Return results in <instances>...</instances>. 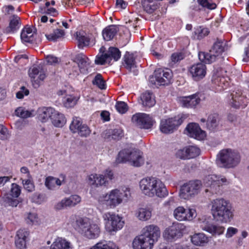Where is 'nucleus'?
Instances as JSON below:
<instances>
[{"mask_svg":"<svg viewBox=\"0 0 249 249\" xmlns=\"http://www.w3.org/2000/svg\"><path fill=\"white\" fill-rule=\"evenodd\" d=\"M160 235V231L157 226L152 224L145 226L142 229V234L134 240L133 249H152Z\"/></svg>","mask_w":249,"mask_h":249,"instance_id":"nucleus-1","label":"nucleus"},{"mask_svg":"<svg viewBox=\"0 0 249 249\" xmlns=\"http://www.w3.org/2000/svg\"><path fill=\"white\" fill-rule=\"evenodd\" d=\"M130 196V191L127 188L122 191L115 189L100 196L98 201L103 208L111 209L121 204L123 199L127 200Z\"/></svg>","mask_w":249,"mask_h":249,"instance_id":"nucleus-2","label":"nucleus"},{"mask_svg":"<svg viewBox=\"0 0 249 249\" xmlns=\"http://www.w3.org/2000/svg\"><path fill=\"white\" fill-rule=\"evenodd\" d=\"M211 211L213 218L223 223L230 222L233 217L231 208L226 200L223 198L213 200L211 203Z\"/></svg>","mask_w":249,"mask_h":249,"instance_id":"nucleus-3","label":"nucleus"},{"mask_svg":"<svg viewBox=\"0 0 249 249\" xmlns=\"http://www.w3.org/2000/svg\"><path fill=\"white\" fill-rule=\"evenodd\" d=\"M240 160V155L238 152L231 149H225L217 155L216 163L219 167L231 168L236 166Z\"/></svg>","mask_w":249,"mask_h":249,"instance_id":"nucleus-4","label":"nucleus"},{"mask_svg":"<svg viewBox=\"0 0 249 249\" xmlns=\"http://www.w3.org/2000/svg\"><path fill=\"white\" fill-rule=\"evenodd\" d=\"M75 229L89 239H95L100 234V228L96 223L88 218H79L75 221Z\"/></svg>","mask_w":249,"mask_h":249,"instance_id":"nucleus-5","label":"nucleus"},{"mask_svg":"<svg viewBox=\"0 0 249 249\" xmlns=\"http://www.w3.org/2000/svg\"><path fill=\"white\" fill-rule=\"evenodd\" d=\"M117 163L128 162L131 165L139 167L144 163L142 153L137 149H124L121 151L116 158Z\"/></svg>","mask_w":249,"mask_h":249,"instance_id":"nucleus-6","label":"nucleus"},{"mask_svg":"<svg viewBox=\"0 0 249 249\" xmlns=\"http://www.w3.org/2000/svg\"><path fill=\"white\" fill-rule=\"evenodd\" d=\"M226 43L221 40L217 39L213 44L209 53L200 52L198 58L205 63H211L215 61L221 53L225 51Z\"/></svg>","mask_w":249,"mask_h":249,"instance_id":"nucleus-7","label":"nucleus"},{"mask_svg":"<svg viewBox=\"0 0 249 249\" xmlns=\"http://www.w3.org/2000/svg\"><path fill=\"white\" fill-rule=\"evenodd\" d=\"M106 230L109 233L116 232L124 227V222L122 217L113 213H106L103 214Z\"/></svg>","mask_w":249,"mask_h":249,"instance_id":"nucleus-8","label":"nucleus"},{"mask_svg":"<svg viewBox=\"0 0 249 249\" xmlns=\"http://www.w3.org/2000/svg\"><path fill=\"white\" fill-rule=\"evenodd\" d=\"M202 186L200 180H191L184 183L180 188L179 196L184 199H190L200 192Z\"/></svg>","mask_w":249,"mask_h":249,"instance_id":"nucleus-9","label":"nucleus"},{"mask_svg":"<svg viewBox=\"0 0 249 249\" xmlns=\"http://www.w3.org/2000/svg\"><path fill=\"white\" fill-rule=\"evenodd\" d=\"M113 178V172L110 170H107L104 175L93 174L89 175L87 178V182L90 186L98 187L106 186L108 181Z\"/></svg>","mask_w":249,"mask_h":249,"instance_id":"nucleus-10","label":"nucleus"},{"mask_svg":"<svg viewBox=\"0 0 249 249\" xmlns=\"http://www.w3.org/2000/svg\"><path fill=\"white\" fill-rule=\"evenodd\" d=\"M184 119L180 116L162 119L160 124V130L165 134L172 133L183 123Z\"/></svg>","mask_w":249,"mask_h":249,"instance_id":"nucleus-11","label":"nucleus"},{"mask_svg":"<svg viewBox=\"0 0 249 249\" xmlns=\"http://www.w3.org/2000/svg\"><path fill=\"white\" fill-rule=\"evenodd\" d=\"M172 73L170 70L158 69L155 71L154 75L150 78V81L154 84L160 85H168L171 82Z\"/></svg>","mask_w":249,"mask_h":249,"instance_id":"nucleus-12","label":"nucleus"},{"mask_svg":"<svg viewBox=\"0 0 249 249\" xmlns=\"http://www.w3.org/2000/svg\"><path fill=\"white\" fill-rule=\"evenodd\" d=\"M132 122L140 128L144 129L151 128L155 123L151 117L143 113H138L133 115Z\"/></svg>","mask_w":249,"mask_h":249,"instance_id":"nucleus-13","label":"nucleus"},{"mask_svg":"<svg viewBox=\"0 0 249 249\" xmlns=\"http://www.w3.org/2000/svg\"><path fill=\"white\" fill-rule=\"evenodd\" d=\"M28 74L35 88L38 87L46 76L45 71L39 66H33L29 70Z\"/></svg>","mask_w":249,"mask_h":249,"instance_id":"nucleus-14","label":"nucleus"},{"mask_svg":"<svg viewBox=\"0 0 249 249\" xmlns=\"http://www.w3.org/2000/svg\"><path fill=\"white\" fill-rule=\"evenodd\" d=\"M173 215L178 221H191L196 216V213L194 209H185L179 206L175 209Z\"/></svg>","mask_w":249,"mask_h":249,"instance_id":"nucleus-15","label":"nucleus"},{"mask_svg":"<svg viewBox=\"0 0 249 249\" xmlns=\"http://www.w3.org/2000/svg\"><path fill=\"white\" fill-rule=\"evenodd\" d=\"M200 154V149L195 146H187L178 149L176 153L177 158L183 160L195 158Z\"/></svg>","mask_w":249,"mask_h":249,"instance_id":"nucleus-16","label":"nucleus"},{"mask_svg":"<svg viewBox=\"0 0 249 249\" xmlns=\"http://www.w3.org/2000/svg\"><path fill=\"white\" fill-rule=\"evenodd\" d=\"M227 182L223 177L215 175H209L204 179V183L207 187H210L213 193H217L218 188Z\"/></svg>","mask_w":249,"mask_h":249,"instance_id":"nucleus-17","label":"nucleus"},{"mask_svg":"<svg viewBox=\"0 0 249 249\" xmlns=\"http://www.w3.org/2000/svg\"><path fill=\"white\" fill-rule=\"evenodd\" d=\"M81 201V197L77 195L65 197L55 205L56 210H62L67 207H73L79 204Z\"/></svg>","mask_w":249,"mask_h":249,"instance_id":"nucleus-18","label":"nucleus"},{"mask_svg":"<svg viewBox=\"0 0 249 249\" xmlns=\"http://www.w3.org/2000/svg\"><path fill=\"white\" fill-rule=\"evenodd\" d=\"M200 227L202 230L205 231L213 236H219L222 234L225 231V227L217 224L209 223L208 221H203L201 223Z\"/></svg>","mask_w":249,"mask_h":249,"instance_id":"nucleus-19","label":"nucleus"},{"mask_svg":"<svg viewBox=\"0 0 249 249\" xmlns=\"http://www.w3.org/2000/svg\"><path fill=\"white\" fill-rule=\"evenodd\" d=\"M187 134L191 137L198 140H203L206 137V133L202 130L196 123H190L185 128Z\"/></svg>","mask_w":249,"mask_h":249,"instance_id":"nucleus-20","label":"nucleus"},{"mask_svg":"<svg viewBox=\"0 0 249 249\" xmlns=\"http://www.w3.org/2000/svg\"><path fill=\"white\" fill-rule=\"evenodd\" d=\"M189 71L193 79L198 81L205 77L206 73V67L202 63L196 64L190 67Z\"/></svg>","mask_w":249,"mask_h":249,"instance_id":"nucleus-21","label":"nucleus"},{"mask_svg":"<svg viewBox=\"0 0 249 249\" xmlns=\"http://www.w3.org/2000/svg\"><path fill=\"white\" fill-rule=\"evenodd\" d=\"M149 197L157 196L164 198L168 195V191L165 184L159 179L157 178Z\"/></svg>","mask_w":249,"mask_h":249,"instance_id":"nucleus-22","label":"nucleus"},{"mask_svg":"<svg viewBox=\"0 0 249 249\" xmlns=\"http://www.w3.org/2000/svg\"><path fill=\"white\" fill-rule=\"evenodd\" d=\"M76 35L79 48L95 44V37L91 34H87L84 31H79L76 32Z\"/></svg>","mask_w":249,"mask_h":249,"instance_id":"nucleus-23","label":"nucleus"},{"mask_svg":"<svg viewBox=\"0 0 249 249\" xmlns=\"http://www.w3.org/2000/svg\"><path fill=\"white\" fill-rule=\"evenodd\" d=\"M244 100V97L242 95L241 89H238L231 93L229 104L231 107L237 108L241 106H246Z\"/></svg>","mask_w":249,"mask_h":249,"instance_id":"nucleus-24","label":"nucleus"},{"mask_svg":"<svg viewBox=\"0 0 249 249\" xmlns=\"http://www.w3.org/2000/svg\"><path fill=\"white\" fill-rule=\"evenodd\" d=\"M156 179L157 178H156L147 177L141 180L140 187L143 194L148 196H150L151 192L153 189Z\"/></svg>","mask_w":249,"mask_h":249,"instance_id":"nucleus-25","label":"nucleus"},{"mask_svg":"<svg viewBox=\"0 0 249 249\" xmlns=\"http://www.w3.org/2000/svg\"><path fill=\"white\" fill-rule=\"evenodd\" d=\"M74 61L79 67L80 72L82 74H87L89 68L90 62L89 58L83 53L76 55Z\"/></svg>","mask_w":249,"mask_h":249,"instance_id":"nucleus-26","label":"nucleus"},{"mask_svg":"<svg viewBox=\"0 0 249 249\" xmlns=\"http://www.w3.org/2000/svg\"><path fill=\"white\" fill-rule=\"evenodd\" d=\"M181 224L174 223L172 226L166 229L163 233L165 238L168 240H172L178 238L180 235Z\"/></svg>","mask_w":249,"mask_h":249,"instance_id":"nucleus-27","label":"nucleus"},{"mask_svg":"<svg viewBox=\"0 0 249 249\" xmlns=\"http://www.w3.org/2000/svg\"><path fill=\"white\" fill-rule=\"evenodd\" d=\"M139 103L143 107L149 108L155 105L156 100L153 93L150 91H146L141 95Z\"/></svg>","mask_w":249,"mask_h":249,"instance_id":"nucleus-28","label":"nucleus"},{"mask_svg":"<svg viewBox=\"0 0 249 249\" xmlns=\"http://www.w3.org/2000/svg\"><path fill=\"white\" fill-rule=\"evenodd\" d=\"M29 234V231L26 229H19L17 231L15 241L17 248L23 249L26 248V239Z\"/></svg>","mask_w":249,"mask_h":249,"instance_id":"nucleus-29","label":"nucleus"},{"mask_svg":"<svg viewBox=\"0 0 249 249\" xmlns=\"http://www.w3.org/2000/svg\"><path fill=\"white\" fill-rule=\"evenodd\" d=\"M35 31L30 26H26L21 31L20 38L22 43H31L35 40Z\"/></svg>","mask_w":249,"mask_h":249,"instance_id":"nucleus-30","label":"nucleus"},{"mask_svg":"<svg viewBox=\"0 0 249 249\" xmlns=\"http://www.w3.org/2000/svg\"><path fill=\"white\" fill-rule=\"evenodd\" d=\"M200 101L198 94H195L190 96L183 97L181 100L182 106L186 107H193L197 105Z\"/></svg>","mask_w":249,"mask_h":249,"instance_id":"nucleus-31","label":"nucleus"},{"mask_svg":"<svg viewBox=\"0 0 249 249\" xmlns=\"http://www.w3.org/2000/svg\"><path fill=\"white\" fill-rule=\"evenodd\" d=\"M192 243L197 246H204L209 242V238L203 233H196L191 236Z\"/></svg>","mask_w":249,"mask_h":249,"instance_id":"nucleus-32","label":"nucleus"},{"mask_svg":"<svg viewBox=\"0 0 249 249\" xmlns=\"http://www.w3.org/2000/svg\"><path fill=\"white\" fill-rule=\"evenodd\" d=\"M118 31L119 28L116 25H111L107 27L102 31L104 39L106 41L112 40Z\"/></svg>","mask_w":249,"mask_h":249,"instance_id":"nucleus-33","label":"nucleus"},{"mask_svg":"<svg viewBox=\"0 0 249 249\" xmlns=\"http://www.w3.org/2000/svg\"><path fill=\"white\" fill-rule=\"evenodd\" d=\"M53 124L56 127H62L66 123V120L64 115L54 110L51 118Z\"/></svg>","mask_w":249,"mask_h":249,"instance_id":"nucleus-34","label":"nucleus"},{"mask_svg":"<svg viewBox=\"0 0 249 249\" xmlns=\"http://www.w3.org/2000/svg\"><path fill=\"white\" fill-rule=\"evenodd\" d=\"M53 111L54 109L52 107L40 108L38 110V119L42 122H47L49 118H51Z\"/></svg>","mask_w":249,"mask_h":249,"instance_id":"nucleus-35","label":"nucleus"},{"mask_svg":"<svg viewBox=\"0 0 249 249\" xmlns=\"http://www.w3.org/2000/svg\"><path fill=\"white\" fill-rule=\"evenodd\" d=\"M3 201L5 207H17L22 202V199L5 194L3 197Z\"/></svg>","mask_w":249,"mask_h":249,"instance_id":"nucleus-36","label":"nucleus"},{"mask_svg":"<svg viewBox=\"0 0 249 249\" xmlns=\"http://www.w3.org/2000/svg\"><path fill=\"white\" fill-rule=\"evenodd\" d=\"M71 243L62 238H57L52 244L51 249H71Z\"/></svg>","mask_w":249,"mask_h":249,"instance_id":"nucleus-37","label":"nucleus"},{"mask_svg":"<svg viewBox=\"0 0 249 249\" xmlns=\"http://www.w3.org/2000/svg\"><path fill=\"white\" fill-rule=\"evenodd\" d=\"M19 18L16 15H14L10 20L9 26L5 29V32L6 33H13L19 29L20 26Z\"/></svg>","mask_w":249,"mask_h":249,"instance_id":"nucleus-38","label":"nucleus"},{"mask_svg":"<svg viewBox=\"0 0 249 249\" xmlns=\"http://www.w3.org/2000/svg\"><path fill=\"white\" fill-rule=\"evenodd\" d=\"M219 121L217 114H213L209 116L206 123L207 128L210 131H214L218 128Z\"/></svg>","mask_w":249,"mask_h":249,"instance_id":"nucleus-39","label":"nucleus"},{"mask_svg":"<svg viewBox=\"0 0 249 249\" xmlns=\"http://www.w3.org/2000/svg\"><path fill=\"white\" fill-rule=\"evenodd\" d=\"M62 184V181L58 178L49 176L45 179V185L49 189L54 190Z\"/></svg>","mask_w":249,"mask_h":249,"instance_id":"nucleus-40","label":"nucleus"},{"mask_svg":"<svg viewBox=\"0 0 249 249\" xmlns=\"http://www.w3.org/2000/svg\"><path fill=\"white\" fill-rule=\"evenodd\" d=\"M136 216L140 220L147 221L151 217V211L147 208H140L136 211Z\"/></svg>","mask_w":249,"mask_h":249,"instance_id":"nucleus-41","label":"nucleus"},{"mask_svg":"<svg viewBox=\"0 0 249 249\" xmlns=\"http://www.w3.org/2000/svg\"><path fill=\"white\" fill-rule=\"evenodd\" d=\"M108 60L110 62L111 60H113L114 61H118L121 57V53L120 50L115 47H110L108 50L106 52Z\"/></svg>","mask_w":249,"mask_h":249,"instance_id":"nucleus-42","label":"nucleus"},{"mask_svg":"<svg viewBox=\"0 0 249 249\" xmlns=\"http://www.w3.org/2000/svg\"><path fill=\"white\" fill-rule=\"evenodd\" d=\"M124 61L125 62V67L131 70V69L136 67L135 62V57L133 53H126L124 56Z\"/></svg>","mask_w":249,"mask_h":249,"instance_id":"nucleus-43","label":"nucleus"},{"mask_svg":"<svg viewBox=\"0 0 249 249\" xmlns=\"http://www.w3.org/2000/svg\"><path fill=\"white\" fill-rule=\"evenodd\" d=\"M209 33L208 28L203 26H199L195 28L194 37L195 39L200 40L207 36Z\"/></svg>","mask_w":249,"mask_h":249,"instance_id":"nucleus-44","label":"nucleus"},{"mask_svg":"<svg viewBox=\"0 0 249 249\" xmlns=\"http://www.w3.org/2000/svg\"><path fill=\"white\" fill-rule=\"evenodd\" d=\"M65 35V32L61 29H57L50 34H46L45 36L49 41H55L58 39L63 37Z\"/></svg>","mask_w":249,"mask_h":249,"instance_id":"nucleus-45","label":"nucleus"},{"mask_svg":"<svg viewBox=\"0 0 249 249\" xmlns=\"http://www.w3.org/2000/svg\"><path fill=\"white\" fill-rule=\"evenodd\" d=\"M107 135L109 139L118 140L123 136V131L121 128L111 129L107 132Z\"/></svg>","mask_w":249,"mask_h":249,"instance_id":"nucleus-46","label":"nucleus"},{"mask_svg":"<svg viewBox=\"0 0 249 249\" xmlns=\"http://www.w3.org/2000/svg\"><path fill=\"white\" fill-rule=\"evenodd\" d=\"M92 83L93 85H96L101 89H106L105 82L103 80L102 75L100 73H98L95 75Z\"/></svg>","mask_w":249,"mask_h":249,"instance_id":"nucleus-47","label":"nucleus"},{"mask_svg":"<svg viewBox=\"0 0 249 249\" xmlns=\"http://www.w3.org/2000/svg\"><path fill=\"white\" fill-rule=\"evenodd\" d=\"M82 123V122L80 118L77 117L73 118L70 125V129L71 132L73 133H76L78 131V128L81 125Z\"/></svg>","mask_w":249,"mask_h":249,"instance_id":"nucleus-48","label":"nucleus"},{"mask_svg":"<svg viewBox=\"0 0 249 249\" xmlns=\"http://www.w3.org/2000/svg\"><path fill=\"white\" fill-rule=\"evenodd\" d=\"M21 194V187L16 183H12L11 189L8 193L6 194L10 196H15L16 197H19Z\"/></svg>","mask_w":249,"mask_h":249,"instance_id":"nucleus-49","label":"nucleus"},{"mask_svg":"<svg viewBox=\"0 0 249 249\" xmlns=\"http://www.w3.org/2000/svg\"><path fill=\"white\" fill-rule=\"evenodd\" d=\"M26 221L28 224L32 225H37L40 222L37 214L35 213H28Z\"/></svg>","mask_w":249,"mask_h":249,"instance_id":"nucleus-50","label":"nucleus"},{"mask_svg":"<svg viewBox=\"0 0 249 249\" xmlns=\"http://www.w3.org/2000/svg\"><path fill=\"white\" fill-rule=\"evenodd\" d=\"M106 63H109L108 57H107L106 53L98 54L95 59V63L97 65H104Z\"/></svg>","mask_w":249,"mask_h":249,"instance_id":"nucleus-51","label":"nucleus"},{"mask_svg":"<svg viewBox=\"0 0 249 249\" xmlns=\"http://www.w3.org/2000/svg\"><path fill=\"white\" fill-rule=\"evenodd\" d=\"M64 105L67 108L73 107L76 104V98L71 95L67 96L64 99Z\"/></svg>","mask_w":249,"mask_h":249,"instance_id":"nucleus-52","label":"nucleus"},{"mask_svg":"<svg viewBox=\"0 0 249 249\" xmlns=\"http://www.w3.org/2000/svg\"><path fill=\"white\" fill-rule=\"evenodd\" d=\"M15 113L18 116L23 118L30 117L32 115L31 112L26 110L24 108L22 107L18 108L16 110Z\"/></svg>","mask_w":249,"mask_h":249,"instance_id":"nucleus-53","label":"nucleus"},{"mask_svg":"<svg viewBox=\"0 0 249 249\" xmlns=\"http://www.w3.org/2000/svg\"><path fill=\"white\" fill-rule=\"evenodd\" d=\"M31 178H27L26 179L21 178L24 189L29 192L33 191L35 188L34 184L33 181H32Z\"/></svg>","mask_w":249,"mask_h":249,"instance_id":"nucleus-54","label":"nucleus"},{"mask_svg":"<svg viewBox=\"0 0 249 249\" xmlns=\"http://www.w3.org/2000/svg\"><path fill=\"white\" fill-rule=\"evenodd\" d=\"M197 1L202 7L209 9H214L216 7V4L214 3L211 2L210 0H197Z\"/></svg>","mask_w":249,"mask_h":249,"instance_id":"nucleus-55","label":"nucleus"},{"mask_svg":"<svg viewBox=\"0 0 249 249\" xmlns=\"http://www.w3.org/2000/svg\"><path fill=\"white\" fill-rule=\"evenodd\" d=\"M76 133L82 137H87L91 133V130L89 127L86 124L82 126L80 131H78Z\"/></svg>","mask_w":249,"mask_h":249,"instance_id":"nucleus-56","label":"nucleus"},{"mask_svg":"<svg viewBox=\"0 0 249 249\" xmlns=\"http://www.w3.org/2000/svg\"><path fill=\"white\" fill-rule=\"evenodd\" d=\"M116 110L120 113H124L127 110V105L124 102H117L115 105Z\"/></svg>","mask_w":249,"mask_h":249,"instance_id":"nucleus-57","label":"nucleus"},{"mask_svg":"<svg viewBox=\"0 0 249 249\" xmlns=\"http://www.w3.org/2000/svg\"><path fill=\"white\" fill-rule=\"evenodd\" d=\"M46 60L49 65H55L60 62V58L53 55H48L46 56Z\"/></svg>","mask_w":249,"mask_h":249,"instance_id":"nucleus-58","label":"nucleus"},{"mask_svg":"<svg viewBox=\"0 0 249 249\" xmlns=\"http://www.w3.org/2000/svg\"><path fill=\"white\" fill-rule=\"evenodd\" d=\"M184 57V55L182 53H175L172 54L171 56V60L172 62L175 64L181 60H182Z\"/></svg>","mask_w":249,"mask_h":249,"instance_id":"nucleus-59","label":"nucleus"},{"mask_svg":"<svg viewBox=\"0 0 249 249\" xmlns=\"http://www.w3.org/2000/svg\"><path fill=\"white\" fill-rule=\"evenodd\" d=\"M9 137L7 129L2 124H0V139L6 140Z\"/></svg>","mask_w":249,"mask_h":249,"instance_id":"nucleus-60","label":"nucleus"},{"mask_svg":"<svg viewBox=\"0 0 249 249\" xmlns=\"http://www.w3.org/2000/svg\"><path fill=\"white\" fill-rule=\"evenodd\" d=\"M29 94V91L26 89L25 87L22 86L20 88V90L16 94V97L18 99H22L24 95H28Z\"/></svg>","mask_w":249,"mask_h":249,"instance_id":"nucleus-61","label":"nucleus"},{"mask_svg":"<svg viewBox=\"0 0 249 249\" xmlns=\"http://www.w3.org/2000/svg\"><path fill=\"white\" fill-rule=\"evenodd\" d=\"M215 83L217 84L219 87H221L222 89H226L229 85L228 82L225 81L224 77H219L215 80Z\"/></svg>","mask_w":249,"mask_h":249,"instance_id":"nucleus-62","label":"nucleus"},{"mask_svg":"<svg viewBox=\"0 0 249 249\" xmlns=\"http://www.w3.org/2000/svg\"><path fill=\"white\" fill-rule=\"evenodd\" d=\"M238 232L237 229L235 228H233L232 227H229L227 229L226 237L227 238H231L234 235L236 234Z\"/></svg>","mask_w":249,"mask_h":249,"instance_id":"nucleus-63","label":"nucleus"},{"mask_svg":"<svg viewBox=\"0 0 249 249\" xmlns=\"http://www.w3.org/2000/svg\"><path fill=\"white\" fill-rule=\"evenodd\" d=\"M116 5L118 8L125 9L127 5V3L124 0H116Z\"/></svg>","mask_w":249,"mask_h":249,"instance_id":"nucleus-64","label":"nucleus"}]
</instances>
